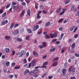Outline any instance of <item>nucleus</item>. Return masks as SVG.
Wrapping results in <instances>:
<instances>
[{
    "label": "nucleus",
    "instance_id": "f257e3e1",
    "mask_svg": "<svg viewBox=\"0 0 79 79\" xmlns=\"http://www.w3.org/2000/svg\"><path fill=\"white\" fill-rule=\"evenodd\" d=\"M26 53V52L23 50H22L20 53L19 56V58H21L22 57L23 55H24V54Z\"/></svg>",
    "mask_w": 79,
    "mask_h": 79
},
{
    "label": "nucleus",
    "instance_id": "f03ea898",
    "mask_svg": "<svg viewBox=\"0 0 79 79\" xmlns=\"http://www.w3.org/2000/svg\"><path fill=\"white\" fill-rule=\"evenodd\" d=\"M67 71L66 70V69H63L62 72V76H63V77H65V73H66Z\"/></svg>",
    "mask_w": 79,
    "mask_h": 79
},
{
    "label": "nucleus",
    "instance_id": "7ed1b4c3",
    "mask_svg": "<svg viewBox=\"0 0 79 79\" xmlns=\"http://www.w3.org/2000/svg\"><path fill=\"white\" fill-rule=\"evenodd\" d=\"M24 14H25V10H22L20 15V17L22 18L23 17V16L24 15Z\"/></svg>",
    "mask_w": 79,
    "mask_h": 79
},
{
    "label": "nucleus",
    "instance_id": "20e7f679",
    "mask_svg": "<svg viewBox=\"0 0 79 79\" xmlns=\"http://www.w3.org/2000/svg\"><path fill=\"white\" fill-rule=\"evenodd\" d=\"M8 23V22L7 20H6L2 23L1 24V26H3V25H5V24H6Z\"/></svg>",
    "mask_w": 79,
    "mask_h": 79
},
{
    "label": "nucleus",
    "instance_id": "39448f33",
    "mask_svg": "<svg viewBox=\"0 0 79 79\" xmlns=\"http://www.w3.org/2000/svg\"><path fill=\"white\" fill-rule=\"evenodd\" d=\"M39 25L35 26L33 27V29L34 31H36L37 29H39Z\"/></svg>",
    "mask_w": 79,
    "mask_h": 79
},
{
    "label": "nucleus",
    "instance_id": "423d86ee",
    "mask_svg": "<svg viewBox=\"0 0 79 79\" xmlns=\"http://www.w3.org/2000/svg\"><path fill=\"white\" fill-rule=\"evenodd\" d=\"M29 73V70L28 69H27L24 72L23 74L24 75H26L27 74V73Z\"/></svg>",
    "mask_w": 79,
    "mask_h": 79
},
{
    "label": "nucleus",
    "instance_id": "0eeeda50",
    "mask_svg": "<svg viewBox=\"0 0 79 79\" xmlns=\"http://www.w3.org/2000/svg\"><path fill=\"white\" fill-rule=\"evenodd\" d=\"M75 46H76L75 43H73L71 47V49L72 50H74V48H75Z\"/></svg>",
    "mask_w": 79,
    "mask_h": 79
},
{
    "label": "nucleus",
    "instance_id": "6e6552de",
    "mask_svg": "<svg viewBox=\"0 0 79 79\" xmlns=\"http://www.w3.org/2000/svg\"><path fill=\"white\" fill-rule=\"evenodd\" d=\"M5 39H6V40H9L11 39V37L9 36H6L5 37Z\"/></svg>",
    "mask_w": 79,
    "mask_h": 79
},
{
    "label": "nucleus",
    "instance_id": "1a4fd4ad",
    "mask_svg": "<svg viewBox=\"0 0 79 79\" xmlns=\"http://www.w3.org/2000/svg\"><path fill=\"white\" fill-rule=\"evenodd\" d=\"M33 55H34L35 56H38V54L35 51H33Z\"/></svg>",
    "mask_w": 79,
    "mask_h": 79
},
{
    "label": "nucleus",
    "instance_id": "9d476101",
    "mask_svg": "<svg viewBox=\"0 0 79 79\" xmlns=\"http://www.w3.org/2000/svg\"><path fill=\"white\" fill-rule=\"evenodd\" d=\"M36 62H37V61L36 60H33V61L32 66H35L36 65Z\"/></svg>",
    "mask_w": 79,
    "mask_h": 79
},
{
    "label": "nucleus",
    "instance_id": "9b49d317",
    "mask_svg": "<svg viewBox=\"0 0 79 79\" xmlns=\"http://www.w3.org/2000/svg\"><path fill=\"white\" fill-rule=\"evenodd\" d=\"M74 8H75V6L74 5H72V6L71 7L70 11H73V10L74 9Z\"/></svg>",
    "mask_w": 79,
    "mask_h": 79
},
{
    "label": "nucleus",
    "instance_id": "f8f14e48",
    "mask_svg": "<svg viewBox=\"0 0 79 79\" xmlns=\"http://www.w3.org/2000/svg\"><path fill=\"white\" fill-rule=\"evenodd\" d=\"M59 59V58H58V57H56L55 58L53 59L52 60V61L53 62H54V61H57V60H58Z\"/></svg>",
    "mask_w": 79,
    "mask_h": 79
},
{
    "label": "nucleus",
    "instance_id": "ddd939ff",
    "mask_svg": "<svg viewBox=\"0 0 79 79\" xmlns=\"http://www.w3.org/2000/svg\"><path fill=\"white\" fill-rule=\"evenodd\" d=\"M50 24V22H47L46 23V24L44 26H48Z\"/></svg>",
    "mask_w": 79,
    "mask_h": 79
},
{
    "label": "nucleus",
    "instance_id": "4468645a",
    "mask_svg": "<svg viewBox=\"0 0 79 79\" xmlns=\"http://www.w3.org/2000/svg\"><path fill=\"white\" fill-rule=\"evenodd\" d=\"M63 36H64V33H62L60 35V37L59 38V40H61L62 39H63Z\"/></svg>",
    "mask_w": 79,
    "mask_h": 79
},
{
    "label": "nucleus",
    "instance_id": "2eb2a0df",
    "mask_svg": "<svg viewBox=\"0 0 79 79\" xmlns=\"http://www.w3.org/2000/svg\"><path fill=\"white\" fill-rule=\"evenodd\" d=\"M61 11V8H58L56 10V13H60Z\"/></svg>",
    "mask_w": 79,
    "mask_h": 79
},
{
    "label": "nucleus",
    "instance_id": "dca6fc26",
    "mask_svg": "<svg viewBox=\"0 0 79 79\" xmlns=\"http://www.w3.org/2000/svg\"><path fill=\"white\" fill-rule=\"evenodd\" d=\"M57 64H58V62H55L52 64V66H57Z\"/></svg>",
    "mask_w": 79,
    "mask_h": 79
},
{
    "label": "nucleus",
    "instance_id": "f3484780",
    "mask_svg": "<svg viewBox=\"0 0 79 79\" xmlns=\"http://www.w3.org/2000/svg\"><path fill=\"white\" fill-rule=\"evenodd\" d=\"M73 68V66L70 67L69 69H68V71L69 72H71Z\"/></svg>",
    "mask_w": 79,
    "mask_h": 79
},
{
    "label": "nucleus",
    "instance_id": "a211bd4d",
    "mask_svg": "<svg viewBox=\"0 0 79 79\" xmlns=\"http://www.w3.org/2000/svg\"><path fill=\"white\" fill-rule=\"evenodd\" d=\"M27 31L28 33H30V34L32 33V30L31 29H27Z\"/></svg>",
    "mask_w": 79,
    "mask_h": 79
},
{
    "label": "nucleus",
    "instance_id": "6ab92c4d",
    "mask_svg": "<svg viewBox=\"0 0 79 79\" xmlns=\"http://www.w3.org/2000/svg\"><path fill=\"white\" fill-rule=\"evenodd\" d=\"M31 11H30V10L28 9L27 11V15L29 16H30L31 15Z\"/></svg>",
    "mask_w": 79,
    "mask_h": 79
},
{
    "label": "nucleus",
    "instance_id": "aec40b11",
    "mask_svg": "<svg viewBox=\"0 0 79 79\" xmlns=\"http://www.w3.org/2000/svg\"><path fill=\"white\" fill-rule=\"evenodd\" d=\"M14 25L15 24H14V23H11L10 27V29H13V28L14 27Z\"/></svg>",
    "mask_w": 79,
    "mask_h": 79
},
{
    "label": "nucleus",
    "instance_id": "412c9836",
    "mask_svg": "<svg viewBox=\"0 0 79 79\" xmlns=\"http://www.w3.org/2000/svg\"><path fill=\"white\" fill-rule=\"evenodd\" d=\"M6 52L7 53H8L9 52H10V49L8 48H6L5 49Z\"/></svg>",
    "mask_w": 79,
    "mask_h": 79
},
{
    "label": "nucleus",
    "instance_id": "4be33fe9",
    "mask_svg": "<svg viewBox=\"0 0 79 79\" xmlns=\"http://www.w3.org/2000/svg\"><path fill=\"white\" fill-rule=\"evenodd\" d=\"M17 41H19V42H22L23 41V40H22L21 38H17Z\"/></svg>",
    "mask_w": 79,
    "mask_h": 79
},
{
    "label": "nucleus",
    "instance_id": "5701e85b",
    "mask_svg": "<svg viewBox=\"0 0 79 79\" xmlns=\"http://www.w3.org/2000/svg\"><path fill=\"white\" fill-rule=\"evenodd\" d=\"M6 67H8V66H10V62L9 61L6 62Z\"/></svg>",
    "mask_w": 79,
    "mask_h": 79
},
{
    "label": "nucleus",
    "instance_id": "b1692460",
    "mask_svg": "<svg viewBox=\"0 0 79 79\" xmlns=\"http://www.w3.org/2000/svg\"><path fill=\"white\" fill-rule=\"evenodd\" d=\"M75 28V26H73L70 27V31H73L74 29Z\"/></svg>",
    "mask_w": 79,
    "mask_h": 79
},
{
    "label": "nucleus",
    "instance_id": "393cba45",
    "mask_svg": "<svg viewBox=\"0 0 79 79\" xmlns=\"http://www.w3.org/2000/svg\"><path fill=\"white\" fill-rule=\"evenodd\" d=\"M42 43L43 45V46L44 47H46L47 46V43L45 42H43Z\"/></svg>",
    "mask_w": 79,
    "mask_h": 79
},
{
    "label": "nucleus",
    "instance_id": "a878e982",
    "mask_svg": "<svg viewBox=\"0 0 79 79\" xmlns=\"http://www.w3.org/2000/svg\"><path fill=\"white\" fill-rule=\"evenodd\" d=\"M50 36H48V35H45V39H50Z\"/></svg>",
    "mask_w": 79,
    "mask_h": 79
},
{
    "label": "nucleus",
    "instance_id": "bb28decb",
    "mask_svg": "<svg viewBox=\"0 0 79 79\" xmlns=\"http://www.w3.org/2000/svg\"><path fill=\"white\" fill-rule=\"evenodd\" d=\"M10 4H8L6 7V9H8V8L10 6Z\"/></svg>",
    "mask_w": 79,
    "mask_h": 79
},
{
    "label": "nucleus",
    "instance_id": "cd10ccee",
    "mask_svg": "<svg viewBox=\"0 0 79 79\" xmlns=\"http://www.w3.org/2000/svg\"><path fill=\"white\" fill-rule=\"evenodd\" d=\"M18 33V30H16L14 33V35H15L16 34H17Z\"/></svg>",
    "mask_w": 79,
    "mask_h": 79
},
{
    "label": "nucleus",
    "instance_id": "c85d7f7f",
    "mask_svg": "<svg viewBox=\"0 0 79 79\" xmlns=\"http://www.w3.org/2000/svg\"><path fill=\"white\" fill-rule=\"evenodd\" d=\"M70 2V1L69 0H66L65 2V4L66 5V4H68V3H69Z\"/></svg>",
    "mask_w": 79,
    "mask_h": 79
},
{
    "label": "nucleus",
    "instance_id": "c756f323",
    "mask_svg": "<svg viewBox=\"0 0 79 79\" xmlns=\"http://www.w3.org/2000/svg\"><path fill=\"white\" fill-rule=\"evenodd\" d=\"M6 12H4V13L2 15V18H3V17H5V16H6Z\"/></svg>",
    "mask_w": 79,
    "mask_h": 79
},
{
    "label": "nucleus",
    "instance_id": "7c9ffc66",
    "mask_svg": "<svg viewBox=\"0 0 79 79\" xmlns=\"http://www.w3.org/2000/svg\"><path fill=\"white\" fill-rule=\"evenodd\" d=\"M26 39L27 40H29L30 39V38H29V36H27L26 37Z\"/></svg>",
    "mask_w": 79,
    "mask_h": 79
},
{
    "label": "nucleus",
    "instance_id": "2f4dec72",
    "mask_svg": "<svg viewBox=\"0 0 79 79\" xmlns=\"http://www.w3.org/2000/svg\"><path fill=\"white\" fill-rule=\"evenodd\" d=\"M40 8L42 9L43 10H44V6L42 5H40Z\"/></svg>",
    "mask_w": 79,
    "mask_h": 79
},
{
    "label": "nucleus",
    "instance_id": "473e14b6",
    "mask_svg": "<svg viewBox=\"0 0 79 79\" xmlns=\"http://www.w3.org/2000/svg\"><path fill=\"white\" fill-rule=\"evenodd\" d=\"M34 72H30V73H29V74L30 76H32V75H34Z\"/></svg>",
    "mask_w": 79,
    "mask_h": 79
},
{
    "label": "nucleus",
    "instance_id": "72a5a7b5",
    "mask_svg": "<svg viewBox=\"0 0 79 79\" xmlns=\"http://www.w3.org/2000/svg\"><path fill=\"white\" fill-rule=\"evenodd\" d=\"M38 70H33V73L34 74H35V73H38Z\"/></svg>",
    "mask_w": 79,
    "mask_h": 79
},
{
    "label": "nucleus",
    "instance_id": "f704fd0d",
    "mask_svg": "<svg viewBox=\"0 0 79 79\" xmlns=\"http://www.w3.org/2000/svg\"><path fill=\"white\" fill-rule=\"evenodd\" d=\"M63 21V19H61L58 20V23H61V22H62Z\"/></svg>",
    "mask_w": 79,
    "mask_h": 79
},
{
    "label": "nucleus",
    "instance_id": "c9c22d12",
    "mask_svg": "<svg viewBox=\"0 0 79 79\" xmlns=\"http://www.w3.org/2000/svg\"><path fill=\"white\" fill-rule=\"evenodd\" d=\"M75 68H73L71 72H72V73H74V72H75Z\"/></svg>",
    "mask_w": 79,
    "mask_h": 79
},
{
    "label": "nucleus",
    "instance_id": "e433bc0d",
    "mask_svg": "<svg viewBox=\"0 0 79 79\" xmlns=\"http://www.w3.org/2000/svg\"><path fill=\"white\" fill-rule=\"evenodd\" d=\"M21 33H23L24 31V28H22L20 31Z\"/></svg>",
    "mask_w": 79,
    "mask_h": 79
},
{
    "label": "nucleus",
    "instance_id": "4c0bfd02",
    "mask_svg": "<svg viewBox=\"0 0 79 79\" xmlns=\"http://www.w3.org/2000/svg\"><path fill=\"white\" fill-rule=\"evenodd\" d=\"M39 15L40 14H37V18L38 19H40L41 18V16H40V15Z\"/></svg>",
    "mask_w": 79,
    "mask_h": 79
},
{
    "label": "nucleus",
    "instance_id": "58836bf2",
    "mask_svg": "<svg viewBox=\"0 0 79 79\" xmlns=\"http://www.w3.org/2000/svg\"><path fill=\"white\" fill-rule=\"evenodd\" d=\"M9 78L10 79H12L13 77L14 76L13 75H10L9 76Z\"/></svg>",
    "mask_w": 79,
    "mask_h": 79
},
{
    "label": "nucleus",
    "instance_id": "ea45409f",
    "mask_svg": "<svg viewBox=\"0 0 79 79\" xmlns=\"http://www.w3.org/2000/svg\"><path fill=\"white\" fill-rule=\"evenodd\" d=\"M55 48H53L52 49H51L50 50V52H54V51H55Z\"/></svg>",
    "mask_w": 79,
    "mask_h": 79
},
{
    "label": "nucleus",
    "instance_id": "a19ab883",
    "mask_svg": "<svg viewBox=\"0 0 79 79\" xmlns=\"http://www.w3.org/2000/svg\"><path fill=\"white\" fill-rule=\"evenodd\" d=\"M50 36L51 37V38H52L53 37H54L53 35V34H50Z\"/></svg>",
    "mask_w": 79,
    "mask_h": 79
},
{
    "label": "nucleus",
    "instance_id": "79ce46f5",
    "mask_svg": "<svg viewBox=\"0 0 79 79\" xmlns=\"http://www.w3.org/2000/svg\"><path fill=\"white\" fill-rule=\"evenodd\" d=\"M68 21V19H65L63 22V23L64 24H65V23H66Z\"/></svg>",
    "mask_w": 79,
    "mask_h": 79
},
{
    "label": "nucleus",
    "instance_id": "37998d69",
    "mask_svg": "<svg viewBox=\"0 0 79 79\" xmlns=\"http://www.w3.org/2000/svg\"><path fill=\"white\" fill-rule=\"evenodd\" d=\"M48 64V62H45L44 64V66H46V65H47Z\"/></svg>",
    "mask_w": 79,
    "mask_h": 79
},
{
    "label": "nucleus",
    "instance_id": "c03bdc74",
    "mask_svg": "<svg viewBox=\"0 0 79 79\" xmlns=\"http://www.w3.org/2000/svg\"><path fill=\"white\" fill-rule=\"evenodd\" d=\"M57 40L56 39H53L52 40V42H56Z\"/></svg>",
    "mask_w": 79,
    "mask_h": 79
},
{
    "label": "nucleus",
    "instance_id": "a18cd8bd",
    "mask_svg": "<svg viewBox=\"0 0 79 79\" xmlns=\"http://www.w3.org/2000/svg\"><path fill=\"white\" fill-rule=\"evenodd\" d=\"M53 35H54V36L55 37H56L57 36V33H55L53 34Z\"/></svg>",
    "mask_w": 79,
    "mask_h": 79
},
{
    "label": "nucleus",
    "instance_id": "49530a36",
    "mask_svg": "<svg viewBox=\"0 0 79 79\" xmlns=\"http://www.w3.org/2000/svg\"><path fill=\"white\" fill-rule=\"evenodd\" d=\"M19 26V24H18V23H16L15 24L14 26V27H18Z\"/></svg>",
    "mask_w": 79,
    "mask_h": 79
},
{
    "label": "nucleus",
    "instance_id": "de8ad7c7",
    "mask_svg": "<svg viewBox=\"0 0 79 79\" xmlns=\"http://www.w3.org/2000/svg\"><path fill=\"white\" fill-rule=\"evenodd\" d=\"M20 68V66H19L18 67H15V69H19Z\"/></svg>",
    "mask_w": 79,
    "mask_h": 79
},
{
    "label": "nucleus",
    "instance_id": "09e8293b",
    "mask_svg": "<svg viewBox=\"0 0 79 79\" xmlns=\"http://www.w3.org/2000/svg\"><path fill=\"white\" fill-rule=\"evenodd\" d=\"M75 55L76 57H79V55L77 53H75Z\"/></svg>",
    "mask_w": 79,
    "mask_h": 79
},
{
    "label": "nucleus",
    "instance_id": "8fccbe9b",
    "mask_svg": "<svg viewBox=\"0 0 79 79\" xmlns=\"http://www.w3.org/2000/svg\"><path fill=\"white\" fill-rule=\"evenodd\" d=\"M43 13H44V14H46V13H47V11H46L45 10H44L43 11H42Z\"/></svg>",
    "mask_w": 79,
    "mask_h": 79
},
{
    "label": "nucleus",
    "instance_id": "3c124183",
    "mask_svg": "<svg viewBox=\"0 0 79 79\" xmlns=\"http://www.w3.org/2000/svg\"><path fill=\"white\" fill-rule=\"evenodd\" d=\"M78 36H79V35H78V34H76L74 36V38H75L76 39V38H77V37Z\"/></svg>",
    "mask_w": 79,
    "mask_h": 79
},
{
    "label": "nucleus",
    "instance_id": "603ef678",
    "mask_svg": "<svg viewBox=\"0 0 79 79\" xmlns=\"http://www.w3.org/2000/svg\"><path fill=\"white\" fill-rule=\"evenodd\" d=\"M63 27H60L59 28V31H63Z\"/></svg>",
    "mask_w": 79,
    "mask_h": 79
},
{
    "label": "nucleus",
    "instance_id": "864d4df0",
    "mask_svg": "<svg viewBox=\"0 0 79 79\" xmlns=\"http://www.w3.org/2000/svg\"><path fill=\"white\" fill-rule=\"evenodd\" d=\"M77 27H76L74 29V30L73 32L74 33L75 32L77 31Z\"/></svg>",
    "mask_w": 79,
    "mask_h": 79
},
{
    "label": "nucleus",
    "instance_id": "5fc2aeb1",
    "mask_svg": "<svg viewBox=\"0 0 79 79\" xmlns=\"http://www.w3.org/2000/svg\"><path fill=\"white\" fill-rule=\"evenodd\" d=\"M23 62L24 63H27V60H26V59H24L23 60Z\"/></svg>",
    "mask_w": 79,
    "mask_h": 79
},
{
    "label": "nucleus",
    "instance_id": "6e6d98bb",
    "mask_svg": "<svg viewBox=\"0 0 79 79\" xmlns=\"http://www.w3.org/2000/svg\"><path fill=\"white\" fill-rule=\"evenodd\" d=\"M66 10H67L66 9H64V8L62 9V10L63 11L62 12H64V13H65V11H66Z\"/></svg>",
    "mask_w": 79,
    "mask_h": 79
},
{
    "label": "nucleus",
    "instance_id": "4d7b16f0",
    "mask_svg": "<svg viewBox=\"0 0 79 79\" xmlns=\"http://www.w3.org/2000/svg\"><path fill=\"white\" fill-rule=\"evenodd\" d=\"M16 3L14 2H12V4L13 5H16Z\"/></svg>",
    "mask_w": 79,
    "mask_h": 79
},
{
    "label": "nucleus",
    "instance_id": "13d9d810",
    "mask_svg": "<svg viewBox=\"0 0 79 79\" xmlns=\"http://www.w3.org/2000/svg\"><path fill=\"white\" fill-rule=\"evenodd\" d=\"M22 5H23V6H25V5H26V3L23 2L22 3Z\"/></svg>",
    "mask_w": 79,
    "mask_h": 79
},
{
    "label": "nucleus",
    "instance_id": "bf43d9fd",
    "mask_svg": "<svg viewBox=\"0 0 79 79\" xmlns=\"http://www.w3.org/2000/svg\"><path fill=\"white\" fill-rule=\"evenodd\" d=\"M39 47L40 48H43L44 47V46L43 45H42V46H39Z\"/></svg>",
    "mask_w": 79,
    "mask_h": 79
},
{
    "label": "nucleus",
    "instance_id": "052dcab7",
    "mask_svg": "<svg viewBox=\"0 0 79 79\" xmlns=\"http://www.w3.org/2000/svg\"><path fill=\"white\" fill-rule=\"evenodd\" d=\"M64 68H66L67 67V63H65L64 64Z\"/></svg>",
    "mask_w": 79,
    "mask_h": 79
},
{
    "label": "nucleus",
    "instance_id": "680f3d73",
    "mask_svg": "<svg viewBox=\"0 0 79 79\" xmlns=\"http://www.w3.org/2000/svg\"><path fill=\"white\" fill-rule=\"evenodd\" d=\"M3 13V10H0V14H2Z\"/></svg>",
    "mask_w": 79,
    "mask_h": 79
},
{
    "label": "nucleus",
    "instance_id": "e2e57ef3",
    "mask_svg": "<svg viewBox=\"0 0 79 79\" xmlns=\"http://www.w3.org/2000/svg\"><path fill=\"white\" fill-rule=\"evenodd\" d=\"M63 13H64V12H62L60 13L59 15L61 16V15H62L63 14Z\"/></svg>",
    "mask_w": 79,
    "mask_h": 79
},
{
    "label": "nucleus",
    "instance_id": "0e129e2a",
    "mask_svg": "<svg viewBox=\"0 0 79 79\" xmlns=\"http://www.w3.org/2000/svg\"><path fill=\"white\" fill-rule=\"evenodd\" d=\"M12 55H14L15 54V51L13 50L12 51Z\"/></svg>",
    "mask_w": 79,
    "mask_h": 79
},
{
    "label": "nucleus",
    "instance_id": "69168bd1",
    "mask_svg": "<svg viewBox=\"0 0 79 79\" xmlns=\"http://www.w3.org/2000/svg\"><path fill=\"white\" fill-rule=\"evenodd\" d=\"M33 76L34 77H38V75L36 74L34 75H33Z\"/></svg>",
    "mask_w": 79,
    "mask_h": 79
},
{
    "label": "nucleus",
    "instance_id": "338daca9",
    "mask_svg": "<svg viewBox=\"0 0 79 79\" xmlns=\"http://www.w3.org/2000/svg\"><path fill=\"white\" fill-rule=\"evenodd\" d=\"M53 76L48 77V79H51L53 78Z\"/></svg>",
    "mask_w": 79,
    "mask_h": 79
},
{
    "label": "nucleus",
    "instance_id": "774afa93",
    "mask_svg": "<svg viewBox=\"0 0 79 79\" xmlns=\"http://www.w3.org/2000/svg\"><path fill=\"white\" fill-rule=\"evenodd\" d=\"M70 79H76L75 77H72L70 78Z\"/></svg>",
    "mask_w": 79,
    "mask_h": 79
}]
</instances>
